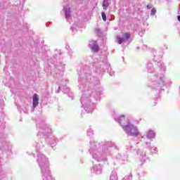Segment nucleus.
I'll return each mask as SVG.
<instances>
[{
  "instance_id": "nucleus-1",
  "label": "nucleus",
  "mask_w": 180,
  "mask_h": 180,
  "mask_svg": "<svg viewBox=\"0 0 180 180\" xmlns=\"http://www.w3.org/2000/svg\"><path fill=\"white\" fill-rule=\"evenodd\" d=\"M153 56V61H155L156 68H154L153 63H148L146 65V70L148 72H150V74L155 72V74H160V75H152L149 78L148 86L150 88H152V89L160 91V89L165 85V77L162 75L167 70V68L162 62L158 61V60H161L162 58L161 55L158 54V53L155 51L154 52Z\"/></svg>"
},
{
  "instance_id": "nucleus-2",
  "label": "nucleus",
  "mask_w": 180,
  "mask_h": 180,
  "mask_svg": "<svg viewBox=\"0 0 180 180\" xmlns=\"http://www.w3.org/2000/svg\"><path fill=\"white\" fill-rule=\"evenodd\" d=\"M115 147L112 142H101L98 143L95 141L90 142V149L89 150L92 158L101 162L106 160V157L110 154V150Z\"/></svg>"
},
{
  "instance_id": "nucleus-3",
  "label": "nucleus",
  "mask_w": 180,
  "mask_h": 180,
  "mask_svg": "<svg viewBox=\"0 0 180 180\" xmlns=\"http://www.w3.org/2000/svg\"><path fill=\"white\" fill-rule=\"evenodd\" d=\"M35 147L37 148L36 155L37 157V162L40 168L44 180H54L51 176V171L50 170V162L49 158L44 154L40 153L39 150L43 148V146L40 143L36 142Z\"/></svg>"
},
{
  "instance_id": "nucleus-4",
  "label": "nucleus",
  "mask_w": 180,
  "mask_h": 180,
  "mask_svg": "<svg viewBox=\"0 0 180 180\" xmlns=\"http://www.w3.org/2000/svg\"><path fill=\"white\" fill-rule=\"evenodd\" d=\"M78 82L79 89L81 92H83L81 97L82 108L84 109L86 113H91V111L94 110V108H95V103H92L91 98H89L91 94H92V90L86 89V85L81 77L78 79Z\"/></svg>"
},
{
  "instance_id": "nucleus-5",
  "label": "nucleus",
  "mask_w": 180,
  "mask_h": 180,
  "mask_svg": "<svg viewBox=\"0 0 180 180\" xmlns=\"http://www.w3.org/2000/svg\"><path fill=\"white\" fill-rule=\"evenodd\" d=\"M123 130L127 133V136H131V137H141V133L139 131V128L131 123L127 124V125L123 127Z\"/></svg>"
},
{
  "instance_id": "nucleus-6",
  "label": "nucleus",
  "mask_w": 180,
  "mask_h": 180,
  "mask_svg": "<svg viewBox=\"0 0 180 180\" xmlns=\"http://www.w3.org/2000/svg\"><path fill=\"white\" fill-rule=\"evenodd\" d=\"M141 139H143L145 144L148 147H150V144H151L153 139H155V132L153 130H149L146 132V134L144 136H141Z\"/></svg>"
},
{
  "instance_id": "nucleus-7",
  "label": "nucleus",
  "mask_w": 180,
  "mask_h": 180,
  "mask_svg": "<svg viewBox=\"0 0 180 180\" xmlns=\"http://www.w3.org/2000/svg\"><path fill=\"white\" fill-rule=\"evenodd\" d=\"M39 129L40 130L37 134L38 137H43V136H46L47 133H50V131H51L49 126H47L46 124H42L41 126H39Z\"/></svg>"
},
{
  "instance_id": "nucleus-8",
  "label": "nucleus",
  "mask_w": 180,
  "mask_h": 180,
  "mask_svg": "<svg viewBox=\"0 0 180 180\" xmlns=\"http://www.w3.org/2000/svg\"><path fill=\"white\" fill-rule=\"evenodd\" d=\"M115 122H117L120 126H122V129L124 126H127L128 123H131L127 118L124 115H120L117 117H115Z\"/></svg>"
},
{
  "instance_id": "nucleus-9",
  "label": "nucleus",
  "mask_w": 180,
  "mask_h": 180,
  "mask_svg": "<svg viewBox=\"0 0 180 180\" xmlns=\"http://www.w3.org/2000/svg\"><path fill=\"white\" fill-rule=\"evenodd\" d=\"M96 68H98V70H100L101 72H103L105 70H110V63H103V65L102 66V64H99L98 63H95L94 65Z\"/></svg>"
},
{
  "instance_id": "nucleus-10",
  "label": "nucleus",
  "mask_w": 180,
  "mask_h": 180,
  "mask_svg": "<svg viewBox=\"0 0 180 180\" xmlns=\"http://www.w3.org/2000/svg\"><path fill=\"white\" fill-rule=\"evenodd\" d=\"M129 39H130V34L124 33L122 34V37H116V42L118 43V44H122V43H124L125 41H127Z\"/></svg>"
},
{
  "instance_id": "nucleus-11",
  "label": "nucleus",
  "mask_w": 180,
  "mask_h": 180,
  "mask_svg": "<svg viewBox=\"0 0 180 180\" xmlns=\"http://www.w3.org/2000/svg\"><path fill=\"white\" fill-rule=\"evenodd\" d=\"M63 11L65 12V18L66 20L70 21L71 19V8L70 6H65L63 7Z\"/></svg>"
},
{
  "instance_id": "nucleus-12",
  "label": "nucleus",
  "mask_w": 180,
  "mask_h": 180,
  "mask_svg": "<svg viewBox=\"0 0 180 180\" xmlns=\"http://www.w3.org/2000/svg\"><path fill=\"white\" fill-rule=\"evenodd\" d=\"M89 48L94 53H98V51H99V45L96 41H91L89 43Z\"/></svg>"
},
{
  "instance_id": "nucleus-13",
  "label": "nucleus",
  "mask_w": 180,
  "mask_h": 180,
  "mask_svg": "<svg viewBox=\"0 0 180 180\" xmlns=\"http://www.w3.org/2000/svg\"><path fill=\"white\" fill-rule=\"evenodd\" d=\"M102 169L103 167L101 165V164L95 165L93 166L91 172H94V174H96V175H99L102 172Z\"/></svg>"
},
{
  "instance_id": "nucleus-14",
  "label": "nucleus",
  "mask_w": 180,
  "mask_h": 180,
  "mask_svg": "<svg viewBox=\"0 0 180 180\" xmlns=\"http://www.w3.org/2000/svg\"><path fill=\"white\" fill-rule=\"evenodd\" d=\"M137 154L139 156L141 161L142 162H146V152H144V150H138Z\"/></svg>"
},
{
  "instance_id": "nucleus-15",
  "label": "nucleus",
  "mask_w": 180,
  "mask_h": 180,
  "mask_svg": "<svg viewBox=\"0 0 180 180\" xmlns=\"http://www.w3.org/2000/svg\"><path fill=\"white\" fill-rule=\"evenodd\" d=\"M32 105L34 109H35V108H37L39 105V96L37 94H34Z\"/></svg>"
},
{
  "instance_id": "nucleus-16",
  "label": "nucleus",
  "mask_w": 180,
  "mask_h": 180,
  "mask_svg": "<svg viewBox=\"0 0 180 180\" xmlns=\"http://www.w3.org/2000/svg\"><path fill=\"white\" fill-rule=\"evenodd\" d=\"M48 141L51 146H53L54 144H57L58 140L57 138H56V136H51L50 138H48Z\"/></svg>"
},
{
  "instance_id": "nucleus-17",
  "label": "nucleus",
  "mask_w": 180,
  "mask_h": 180,
  "mask_svg": "<svg viewBox=\"0 0 180 180\" xmlns=\"http://www.w3.org/2000/svg\"><path fill=\"white\" fill-rule=\"evenodd\" d=\"M115 158L117 160H121V161H124V160H126V158H127V155H122L121 153H118Z\"/></svg>"
},
{
  "instance_id": "nucleus-18",
  "label": "nucleus",
  "mask_w": 180,
  "mask_h": 180,
  "mask_svg": "<svg viewBox=\"0 0 180 180\" xmlns=\"http://www.w3.org/2000/svg\"><path fill=\"white\" fill-rule=\"evenodd\" d=\"M103 8L104 11H107L109 8V0H104L103 3Z\"/></svg>"
},
{
  "instance_id": "nucleus-19",
  "label": "nucleus",
  "mask_w": 180,
  "mask_h": 180,
  "mask_svg": "<svg viewBox=\"0 0 180 180\" xmlns=\"http://www.w3.org/2000/svg\"><path fill=\"white\" fill-rule=\"evenodd\" d=\"M110 180H117V173L116 172H112L110 176Z\"/></svg>"
},
{
  "instance_id": "nucleus-20",
  "label": "nucleus",
  "mask_w": 180,
  "mask_h": 180,
  "mask_svg": "<svg viewBox=\"0 0 180 180\" xmlns=\"http://www.w3.org/2000/svg\"><path fill=\"white\" fill-rule=\"evenodd\" d=\"M72 32L73 33H75V32H77V30H78V25H77V24H74L71 27H70Z\"/></svg>"
},
{
  "instance_id": "nucleus-21",
  "label": "nucleus",
  "mask_w": 180,
  "mask_h": 180,
  "mask_svg": "<svg viewBox=\"0 0 180 180\" xmlns=\"http://www.w3.org/2000/svg\"><path fill=\"white\" fill-rule=\"evenodd\" d=\"M94 134V130L92 129H89L87 130V136H89V137H91V136H92Z\"/></svg>"
},
{
  "instance_id": "nucleus-22",
  "label": "nucleus",
  "mask_w": 180,
  "mask_h": 180,
  "mask_svg": "<svg viewBox=\"0 0 180 180\" xmlns=\"http://www.w3.org/2000/svg\"><path fill=\"white\" fill-rule=\"evenodd\" d=\"M157 13V9L155 8H152L150 11V16H154Z\"/></svg>"
},
{
  "instance_id": "nucleus-23",
  "label": "nucleus",
  "mask_w": 180,
  "mask_h": 180,
  "mask_svg": "<svg viewBox=\"0 0 180 180\" xmlns=\"http://www.w3.org/2000/svg\"><path fill=\"white\" fill-rule=\"evenodd\" d=\"M126 148L129 151H131V148H133V146H131V143H129L128 145H127Z\"/></svg>"
},
{
  "instance_id": "nucleus-24",
  "label": "nucleus",
  "mask_w": 180,
  "mask_h": 180,
  "mask_svg": "<svg viewBox=\"0 0 180 180\" xmlns=\"http://www.w3.org/2000/svg\"><path fill=\"white\" fill-rule=\"evenodd\" d=\"M150 153H153V154H155V153H157V148L155 147H152L150 148Z\"/></svg>"
},
{
  "instance_id": "nucleus-25",
  "label": "nucleus",
  "mask_w": 180,
  "mask_h": 180,
  "mask_svg": "<svg viewBox=\"0 0 180 180\" xmlns=\"http://www.w3.org/2000/svg\"><path fill=\"white\" fill-rule=\"evenodd\" d=\"M102 18L104 22H106V14L105 13H102Z\"/></svg>"
},
{
  "instance_id": "nucleus-26",
  "label": "nucleus",
  "mask_w": 180,
  "mask_h": 180,
  "mask_svg": "<svg viewBox=\"0 0 180 180\" xmlns=\"http://www.w3.org/2000/svg\"><path fill=\"white\" fill-rule=\"evenodd\" d=\"M60 89H61V87L58 86V89L56 90V94H59Z\"/></svg>"
},
{
  "instance_id": "nucleus-27",
  "label": "nucleus",
  "mask_w": 180,
  "mask_h": 180,
  "mask_svg": "<svg viewBox=\"0 0 180 180\" xmlns=\"http://www.w3.org/2000/svg\"><path fill=\"white\" fill-rule=\"evenodd\" d=\"M151 8H153V6H151V5H148L147 6L148 9H151Z\"/></svg>"
},
{
  "instance_id": "nucleus-28",
  "label": "nucleus",
  "mask_w": 180,
  "mask_h": 180,
  "mask_svg": "<svg viewBox=\"0 0 180 180\" xmlns=\"http://www.w3.org/2000/svg\"><path fill=\"white\" fill-rule=\"evenodd\" d=\"M103 61H105V60H101V62H98V64H103Z\"/></svg>"
},
{
  "instance_id": "nucleus-29",
  "label": "nucleus",
  "mask_w": 180,
  "mask_h": 180,
  "mask_svg": "<svg viewBox=\"0 0 180 180\" xmlns=\"http://www.w3.org/2000/svg\"><path fill=\"white\" fill-rule=\"evenodd\" d=\"M110 75H111V77H113V75H115V72H110Z\"/></svg>"
},
{
  "instance_id": "nucleus-30",
  "label": "nucleus",
  "mask_w": 180,
  "mask_h": 180,
  "mask_svg": "<svg viewBox=\"0 0 180 180\" xmlns=\"http://www.w3.org/2000/svg\"><path fill=\"white\" fill-rule=\"evenodd\" d=\"M177 19H178L179 22H180V15L177 16Z\"/></svg>"
},
{
  "instance_id": "nucleus-31",
  "label": "nucleus",
  "mask_w": 180,
  "mask_h": 180,
  "mask_svg": "<svg viewBox=\"0 0 180 180\" xmlns=\"http://www.w3.org/2000/svg\"><path fill=\"white\" fill-rule=\"evenodd\" d=\"M85 78H86V79H87L88 78V75L86 74Z\"/></svg>"
},
{
  "instance_id": "nucleus-32",
  "label": "nucleus",
  "mask_w": 180,
  "mask_h": 180,
  "mask_svg": "<svg viewBox=\"0 0 180 180\" xmlns=\"http://www.w3.org/2000/svg\"><path fill=\"white\" fill-rule=\"evenodd\" d=\"M136 49H137V50H139V49H140V47L137 46V48H136Z\"/></svg>"
},
{
  "instance_id": "nucleus-33",
  "label": "nucleus",
  "mask_w": 180,
  "mask_h": 180,
  "mask_svg": "<svg viewBox=\"0 0 180 180\" xmlns=\"http://www.w3.org/2000/svg\"><path fill=\"white\" fill-rule=\"evenodd\" d=\"M33 155H34V157H36V156L34 155V153H33Z\"/></svg>"
},
{
  "instance_id": "nucleus-34",
  "label": "nucleus",
  "mask_w": 180,
  "mask_h": 180,
  "mask_svg": "<svg viewBox=\"0 0 180 180\" xmlns=\"http://www.w3.org/2000/svg\"><path fill=\"white\" fill-rule=\"evenodd\" d=\"M93 96H95V95L93 94Z\"/></svg>"
}]
</instances>
